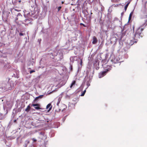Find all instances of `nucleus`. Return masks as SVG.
<instances>
[{
	"mask_svg": "<svg viewBox=\"0 0 147 147\" xmlns=\"http://www.w3.org/2000/svg\"><path fill=\"white\" fill-rule=\"evenodd\" d=\"M76 83V81L75 80L73 81L70 85V88H72L73 86Z\"/></svg>",
	"mask_w": 147,
	"mask_h": 147,
	"instance_id": "obj_10",
	"label": "nucleus"
},
{
	"mask_svg": "<svg viewBox=\"0 0 147 147\" xmlns=\"http://www.w3.org/2000/svg\"><path fill=\"white\" fill-rule=\"evenodd\" d=\"M32 106L33 107L37 106L34 107V108L36 110H39L41 109L40 107V104H32Z\"/></svg>",
	"mask_w": 147,
	"mask_h": 147,
	"instance_id": "obj_4",
	"label": "nucleus"
},
{
	"mask_svg": "<svg viewBox=\"0 0 147 147\" xmlns=\"http://www.w3.org/2000/svg\"><path fill=\"white\" fill-rule=\"evenodd\" d=\"M35 72V71L34 70H31L30 71V74H32V73H33V72Z\"/></svg>",
	"mask_w": 147,
	"mask_h": 147,
	"instance_id": "obj_17",
	"label": "nucleus"
},
{
	"mask_svg": "<svg viewBox=\"0 0 147 147\" xmlns=\"http://www.w3.org/2000/svg\"><path fill=\"white\" fill-rule=\"evenodd\" d=\"M61 6H59L58 8V11H59L61 9Z\"/></svg>",
	"mask_w": 147,
	"mask_h": 147,
	"instance_id": "obj_18",
	"label": "nucleus"
},
{
	"mask_svg": "<svg viewBox=\"0 0 147 147\" xmlns=\"http://www.w3.org/2000/svg\"><path fill=\"white\" fill-rule=\"evenodd\" d=\"M134 42V41H133L132 42Z\"/></svg>",
	"mask_w": 147,
	"mask_h": 147,
	"instance_id": "obj_33",
	"label": "nucleus"
},
{
	"mask_svg": "<svg viewBox=\"0 0 147 147\" xmlns=\"http://www.w3.org/2000/svg\"><path fill=\"white\" fill-rule=\"evenodd\" d=\"M130 3V1H129V2H128L126 4V5H125V7H124V8H125V11H126L127 8V7H128V5H129V4Z\"/></svg>",
	"mask_w": 147,
	"mask_h": 147,
	"instance_id": "obj_11",
	"label": "nucleus"
},
{
	"mask_svg": "<svg viewBox=\"0 0 147 147\" xmlns=\"http://www.w3.org/2000/svg\"><path fill=\"white\" fill-rule=\"evenodd\" d=\"M90 14H92V12H91Z\"/></svg>",
	"mask_w": 147,
	"mask_h": 147,
	"instance_id": "obj_30",
	"label": "nucleus"
},
{
	"mask_svg": "<svg viewBox=\"0 0 147 147\" xmlns=\"http://www.w3.org/2000/svg\"><path fill=\"white\" fill-rule=\"evenodd\" d=\"M43 95H40L38 96V98H42L43 97Z\"/></svg>",
	"mask_w": 147,
	"mask_h": 147,
	"instance_id": "obj_20",
	"label": "nucleus"
},
{
	"mask_svg": "<svg viewBox=\"0 0 147 147\" xmlns=\"http://www.w3.org/2000/svg\"><path fill=\"white\" fill-rule=\"evenodd\" d=\"M86 92V90H85L82 93V94H81V96H83L84 95Z\"/></svg>",
	"mask_w": 147,
	"mask_h": 147,
	"instance_id": "obj_15",
	"label": "nucleus"
},
{
	"mask_svg": "<svg viewBox=\"0 0 147 147\" xmlns=\"http://www.w3.org/2000/svg\"><path fill=\"white\" fill-rule=\"evenodd\" d=\"M107 72L105 70L100 72L98 74V77L100 78L105 76L107 74Z\"/></svg>",
	"mask_w": 147,
	"mask_h": 147,
	"instance_id": "obj_3",
	"label": "nucleus"
},
{
	"mask_svg": "<svg viewBox=\"0 0 147 147\" xmlns=\"http://www.w3.org/2000/svg\"><path fill=\"white\" fill-rule=\"evenodd\" d=\"M0 88H1L2 89H4V90H6L11 89L9 88H7V85L5 82H3L0 84Z\"/></svg>",
	"mask_w": 147,
	"mask_h": 147,
	"instance_id": "obj_2",
	"label": "nucleus"
},
{
	"mask_svg": "<svg viewBox=\"0 0 147 147\" xmlns=\"http://www.w3.org/2000/svg\"><path fill=\"white\" fill-rule=\"evenodd\" d=\"M30 105V104L27 107L25 110V111H26L27 112H28L30 109L31 108Z\"/></svg>",
	"mask_w": 147,
	"mask_h": 147,
	"instance_id": "obj_9",
	"label": "nucleus"
},
{
	"mask_svg": "<svg viewBox=\"0 0 147 147\" xmlns=\"http://www.w3.org/2000/svg\"><path fill=\"white\" fill-rule=\"evenodd\" d=\"M147 25V20L145 21V22L141 25L136 30L134 35V39L135 40H138L140 37L142 38L143 36L142 31L144 30V28Z\"/></svg>",
	"mask_w": 147,
	"mask_h": 147,
	"instance_id": "obj_1",
	"label": "nucleus"
},
{
	"mask_svg": "<svg viewBox=\"0 0 147 147\" xmlns=\"http://www.w3.org/2000/svg\"><path fill=\"white\" fill-rule=\"evenodd\" d=\"M32 140L34 142H36V140L34 138H33L32 139Z\"/></svg>",
	"mask_w": 147,
	"mask_h": 147,
	"instance_id": "obj_22",
	"label": "nucleus"
},
{
	"mask_svg": "<svg viewBox=\"0 0 147 147\" xmlns=\"http://www.w3.org/2000/svg\"><path fill=\"white\" fill-rule=\"evenodd\" d=\"M19 35L20 36H23L24 34L20 32L19 33Z\"/></svg>",
	"mask_w": 147,
	"mask_h": 147,
	"instance_id": "obj_23",
	"label": "nucleus"
},
{
	"mask_svg": "<svg viewBox=\"0 0 147 147\" xmlns=\"http://www.w3.org/2000/svg\"><path fill=\"white\" fill-rule=\"evenodd\" d=\"M82 61H81V64H82Z\"/></svg>",
	"mask_w": 147,
	"mask_h": 147,
	"instance_id": "obj_28",
	"label": "nucleus"
},
{
	"mask_svg": "<svg viewBox=\"0 0 147 147\" xmlns=\"http://www.w3.org/2000/svg\"><path fill=\"white\" fill-rule=\"evenodd\" d=\"M63 3H64V2H63V1H62V4H63Z\"/></svg>",
	"mask_w": 147,
	"mask_h": 147,
	"instance_id": "obj_29",
	"label": "nucleus"
},
{
	"mask_svg": "<svg viewBox=\"0 0 147 147\" xmlns=\"http://www.w3.org/2000/svg\"><path fill=\"white\" fill-rule=\"evenodd\" d=\"M132 14L133 13L132 12L130 13L129 17V20H131Z\"/></svg>",
	"mask_w": 147,
	"mask_h": 147,
	"instance_id": "obj_14",
	"label": "nucleus"
},
{
	"mask_svg": "<svg viewBox=\"0 0 147 147\" xmlns=\"http://www.w3.org/2000/svg\"><path fill=\"white\" fill-rule=\"evenodd\" d=\"M52 108V106L51 105V103H49V104L46 107V109H49L48 111H50Z\"/></svg>",
	"mask_w": 147,
	"mask_h": 147,
	"instance_id": "obj_7",
	"label": "nucleus"
},
{
	"mask_svg": "<svg viewBox=\"0 0 147 147\" xmlns=\"http://www.w3.org/2000/svg\"><path fill=\"white\" fill-rule=\"evenodd\" d=\"M29 143L30 142L28 140L26 141L25 142V146H24V147H26L27 145L29 144Z\"/></svg>",
	"mask_w": 147,
	"mask_h": 147,
	"instance_id": "obj_12",
	"label": "nucleus"
},
{
	"mask_svg": "<svg viewBox=\"0 0 147 147\" xmlns=\"http://www.w3.org/2000/svg\"><path fill=\"white\" fill-rule=\"evenodd\" d=\"M17 121V119H15V120H14V122H15V123H16Z\"/></svg>",
	"mask_w": 147,
	"mask_h": 147,
	"instance_id": "obj_25",
	"label": "nucleus"
},
{
	"mask_svg": "<svg viewBox=\"0 0 147 147\" xmlns=\"http://www.w3.org/2000/svg\"><path fill=\"white\" fill-rule=\"evenodd\" d=\"M147 3V1H146V2H145V5H146V3Z\"/></svg>",
	"mask_w": 147,
	"mask_h": 147,
	"instance_id": "obj_27",
	"label": "nucleus"
},
{
	"mask_svg": "<svg viewBox=\"0 0 147 147\" xmlns=\"http://www.w3.org/2000/svg\"><path fill=\"white\" fill-rule=\"evenodd\" d=\"M133 29L134 30V28H133Z\"/></svg>",
	"mask_w": 147,
	"mask_h": 147,
	"instance_id": "obj_34",
	"label": "nucleus"
},
{
	"mask_svg": "<svg viewBox=\"0 0 147 147\" xmlns=\"http://www.w3.org/2000/svg\"><path fill=\"white\" fill-rule=\"evenodd\" d=\"M4 118V116L1 113H0V120H2Z\"/></svg>",
	"mask_w": 147,
	"mask_h": 147,
	"instance_id": "obj_13",
	"label": "nucleus"
},
{
	"mask_svg": "<svg viewBox=\"0 0 147 147\" xmlns=\"http://www.w3.org/2000/svg\"><path fill=\"white\" fill-rule=\"evenodd\" d=\"M39 98H38V97H36L35 98V99L34 100H37Z\"/></svg>",
	"mask_w": 147,
	"mask_h": 147,
	"instance_id": "obj_24",
	"label": "nucleus"
},
{
	"mask_svg": "<svg viewBox=\"0 0 147 147\" xmlns=\"http://www.w3.org/2000/svg\"><path fill=\"white\" fill-rule=\"evenodd\" d=\"M112 68L111 66L107 65V69H105V71L107 73L111 70Z\"/></svg>",
	"mask_w": 147,
	"mask_h": 147,
	"instance_id": "obj_5",
	"label": "nucleus"
},
{
	"mask_svg": "<svg viewBox=\"0 0 147 147\" xmlns=\"http://www.w3.org/2000/svg\"><path fill=\"white\" fill-rule=\"evenodd\" d=\"M28 21V23H30V20L28 19H26L25 20V21H24V22H26V21Z\"/></svg>",
	"mask_w": 147,
	"mask_h": 147,
	"instance_id": "obj_19",
	"label": "nucleus"
},
{
	"mask_svg": "<svg viewBox=\"0 0 147 147\" xmlns=\"http://www.w3.org/2000/svg\"><path fill=\"white\" fill-rule=\"evenodd\" d=\"M98 40L96 38L95 36H94L93 38V41L92 42V43L94 44H96Z\"/></svg>",
	"mask_w": 147,
	"mask_h": 147,
	"instance_id": "obj_6",
	"label": "nucleus"
},
{
	"mask_svg": "<svg viewBox=\"0 0 147 147\" xmlns=\"http://www.w3.org/2000/svg\"><path fill=\"white\" fill-rule=\"evenodd\" d=\"M22 23L23 24H25L26 25L27 24L26 23H25L24 22H22Z\"/></svg>",
	"mask_w": 147,
	"mask_h": 147,
	"instance_id": "obj_26",
	"label": "nucleus"
},
{
	"mask_svg": "<svg viewBox=\"0 0 147 147\" xmlns=\"http://www.w3.org/2000/svg\"><path fill=\"white\" fill-rule=\"evenodd\" d=\"M18 16H20V17H22V16L21 15V14L20 13H18L17 16V17H16V18L15 20V21L17 23V20H18Z\"/></svg>",
	"mask_w": 147,
	"mask_h": 147,
	"instance_id": "obj_8",
	"label": "nucleus"
},
{
	"mask_svg": "<svg viewBox=\"0 0 147 147\" xmlns=\"http://www.w3.org/2000/svg\"><path fill=\"white\" fill-rule=\"evenodd\" d=\"M80 25H82L84 27H86V26L84 24H83L82 23H81L80 24Z\"/></svg>",
	"mask_w": 147,
	"mask_h": 147,
	"instance_id": "obj_21",
	"label": "nucleus"
},
{
	"mask_svg": "<svg viewBox=\"0 0 147 147\" xmlns=\"http://www.w3.org/2000/svg\"><path fill=\"white\" fill-rule=\"evenodd\" d=\"M60 101V100L59 98L58 99V102L57 103V105H58Z\"/></svg>",
	"mask_w": 147,
	"mask_h": 147,
	"instance_id": "obj_16",
	"label": "nucleus"
},
{
	"mask_svg": "<svg viewBox=\"0 0 147 147\" xmlns=\"http://www.w3.org/2000/svg\"><path fill=\"white\" fill-rule=\"evenodd\" d=\"M7 84H9V83H8V82H7Z\"/></svg>",
	"mask_w": 147,
	"mask_h": 147,
	"instance_id": "obj_32",
	"label": "nucleus"
},
{
	"mask_svg": "<svg viewBox=\"0 0 147 147\" xmlns=\"http://www.w3.org/2000/svg\"><path fill=\"white\" fill-rule=\"evenodd\" d=\"M90 19H91V16L90 17Z\"/></svg>",
	"mask_w": 147,
	"mask_h": 147,
	"instance_id": "obj_31",
	"label": "nucleus"
}]
</instances>
